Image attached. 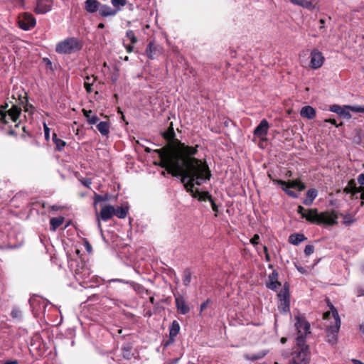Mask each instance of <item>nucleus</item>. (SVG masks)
Instances as JSON below:
<instances>
[{"instance_id": "f257e3e1", "label": "nucleus", "mask_w": 364, "mask_h": 364, "mask_svg": "<svg viewBox=\"0 0 364 364\" xmlns=\"http://www.w3.org/2000/svg\"><path fill=\"white\" fill-rule=\"evenodd\" d=\"M197 147L176 140L175 144H168L154 151L160 159L159 163L154 164L164 168L173 177H181V182L187 191L193 192L195 185L200 186L211 177L206 162L195 156L198 153Z\"/></svg>"}, {"instance_id": "f03ea898", "label": "nucleus", "mask_w": 364, "mask_h": 364, "mask_svg": "<svg viewBox=\"0 0 364 364\" xmlns=\"http://www.w3.org/2000/svg\"><path fill=\"white\" fill-rule=\"evenodd\" d=\"M329 307L331 311L324 313L323 318L328 319L332 316L333 318V323L326 327V341L331 345H335L337 343L341 322L336 309L332 304H330Z\"/></svg>"}, {"instance_id": "7ed1b4c3", "label": "nucleus", "mask_w": 364, "mask_h": 364, "mask_svg": "<svg viewBox=\"0 0 364 364\" xmlns=\"http://www.w3.org/2000/svg\"><path fill=\"white\" fill-rule=\"evenodd\" d=\"M302 218L311 223L333 225L337 223L338 215L334 211L318 213L317 209H311L307 213L303 214Z\"/></svg>"}, {"instance_id": "20e7f679", "label": "nucleus", "mask_w": 364, "mask_h": 364, "mask_svg": "<svg viewBox=\"0 0 364 364\" xmlns=\"http://www.w3.org/2000/svg\"><path fill=\"white\" fill-rule=\"evenodd\" d=\"M301 343H296V346L291 353V359L289 363H294V364H309L310 362V351L309 346L306 342Z\"/></svg>"}, {"instance_id": "39448f33", "label": "nucleus", "mask_w": 364, "mask_h": 364, "mask_svg": "<svg viewBox=\"0 0 364 364\" xmlns=\"http://www.w3.org/2000/svg\"><path fill=\"white\" fill-rule=\"evenodd\" d=\"M81 49V45L75 38H68L56 45L55 51L60 54H70Z\"/></svg>"}, {"instance_id": "423d86ee", "label": "nucleus", "mask_w": 364, "mask_h": 364, "mask_svg": "<svg viewBox=\"0 0 364 364\" xmlns=\"http://www.w3.org/2000/svg\"><path fill=\"white\" fill-rule=\"evenodd\" d=\"M276 184L282 186V190L290 197L296 198L298 197V194L290 188L297 189L299 191H302L305 189V185L301 183L299 180H293L289 181H284L282 180H274Z\"/></svg>"}, {"instance_id": "0eeeda50", "label": "nucleus", "mask_w": 364, "mask_h": 364, "mask_svg": "<svg viewBox=\"0 0 364 364\" xmlns=\"http://www.w3.org/2000/svg\"><path fill=\"white\" fill-rule=\"evenodd\" d=\"M296 323L295 326L297 330V337L296 338L297 343H301L305 341V338L310 332L309 323L302 316H297L295 317Z\"/></svg>"}, {"instance_id": "6e6552de", "label": "nucleus", "mask_w": 364, "mask_h": 364, "mask_svg": "<svg viewBox=\"0 0 364 364\" xmlns=\"http://www.w3.org/2000/svg\"><path fill=\"white\" fill-rule=\"evenodd\" d=\"M114 215V207L112 205H104L100 213H97V228L100 232H102V228L101 224V220L107 221L110 220Z\"/></svg>"}, {"instance_id": "1a4fd4ad", "label": "nucleus", "mask_w": 364, "mask_h": 364, "mask_svg": "<svg viewBox=\"0 0 364 364\" xmlns=\"http://www.w3.org/2000/svg\"><path fill=\"white\" fill-rule=\"evenodd\" d=\"M21 112V109L17 105H13L7 112L0 111V122L3 124H7L9 119L16 122Z\"/></svg>"}, {"instance_id": "9d476101", "label": "nucleus", "mask_w": 364, "mask_h": 364, "mask_svg": "<svg viewBox=\"0 0 364 364\" xmlns=\"http://www.w3.org/2000/svg\"><path fill=\"white\" fill-rule=\"evenodd\" d=\"M18 24L21 29L28 31L36 26V21L31 14L25 12L18 16Z\"/></svg>"}, {"instance_id": "9b49d317", "label": "nucleus", "mask_w": 364, "mask_h": 364, "mask_svg": "<svg viewBox=\"0 0 364 364\" xmlns=\"http://www.w3.org/2000/svg\"><path fill=\"white\" fill-rule=\"evenodd\" d=\"M90 269L84 263L78 264L75 269L74 275L76 280L84 282L90 275Z\"/></svg>"}, {"instance_id": "f8f14e48", "label": "nucleus", "mask_w": 364, "mask_h": 364, "mask_svg": "<svg viewBox=\"0 0 364 364\" xmlns=\"http://www.w3.org/2000/svg\"><path fill=\"white\" fill-rule=\"evenodd\" d=\"M53 6V0H37L34 12L36 14H45L51 11Z\"/></svg>"}, {"instance_id": "ddd939ff", "label": "nucleus", "mask_w": 364, "mask_h": 364, "mask_svg": "<svg viewBox=\"0 0 364 364\" xmlns=\"http://www.w3.org/2000/svg\"><path fill=\"white\" fill-rule=\"evenodd\" d=\"M324 61V57L322 53L317 50H314L311 53L310 67L313 69H318L322 66Z\"/></svg>"}, {"instance_id": "4468645a", "label": "nucleus", "mask_w": 364, "mask_h": 364, "mask_svg": "<svg viewBox=\"0 0 364 364\" xmlns=\"http://www.w3.org/2000/svg\"><path fill=\"white\" fill-rule=\"evenodd\" d=\"M269 128V123L267 119H263L260 123L254 129L253 134L255 136L264 139L267 133Z\"/></svg>"}, {"instance_id": "2eb2a0df", "label": "nucleus", "mask_w": 364, "mask_h": 364, "mask_svg": "<svg viewBox=\"0 0 364 364\" xmlns=\"http://www.w3.org/2000/svg\"><path fill=\"white\" fill-rule=\"evenodd\" d=\"M175 297V303L176 306L178 310V311L183 315H185L188 314L190 311L189 306L186 304V302L185 301V299L181 295H176L174 294Z\"/></svg>"}, {"instance_id": "dca6fc26", "label": "nucleus", "mask_w": 364, "mask_h": 364, "mask_svg": "<svg viewBox=\"0 0 364 364\" xmlns=\"http://www.w3.org/2000/svg\"><path fill=\"white\" fill-rule=\"evenodd\" d=\"M278 272L276 270H274L268 277V280L266 284L267 287L272 290H276L279 287H280L281 283L278 281Z\"/></svg>"}, {"instance_id": "f3484780", "label": "nucleus", "mask_w": 364, "mask_h": 364, "mask_svg": "<svg viewBox=\"0 0 364 364\" xmlns=\"http://www.w3.org/2000/svg\"><path fill=\"white\" fill-rule=\"evenodd\" d=\"M346 106L341 107L338 105H333L330 107V111L338 114L343 118L349 119L351 117V115L349 112V109Z\"/></svg>"}, {"instance_id": "a211bd4d", "label": "nucleus", "mask_w": 364, "mask_h": 364, "mask_svg": "<svg viewBox=\"0 0 364 364\" xmlns=\"http://www.w3.org/2000/svg\"><path fill=\"white\" fill-rule=\"evenodd\" d=\"M101 4L97 0H86L84 9L88 13H95L100 10Z\"/></svg>"}, {"instance_id": "6ab92c4d", "label": "nucleus", "mask_w": 364, "mask_h": 364, "mask_svg": "<svg viewBox=\"0 0 364 364\" xmlns=\"http://www.w3.org/2000/svg\"><path fill=\"white\" fill-rule=\"evenodd\" d=\"M99 14L102 17L114 16L117 14V10L111 8L107 4H101Z\"/></svg>"}, {"instance_id": "aec40b11", "label": "nucleus", "mask_w": 364, "mask_h": 364, "mask_svg": "<svg viewBox=\"0 0 364 364\" xmlns=\"http://www.w3.org/2000/svg\"><path fill=\"white\" fill-rule=\"evenodd\" d=\"M300 115L302 117L307 118L309 119H312L316 116V110L311 106H304L301 108L300 111Z\"/></svg>"}, {"instance_id": "412c9836", "label": "nucleus", "mask_w": 364, "mask_h": 364, "mask_svg": "<svg viewBox=\"0 0 364 364\" xmlns=\"http://www.w3.org/2000/svg\"><path fill=\"white\" fill-rule=\"evenodd\" d=\"M268 353L267 350H262L255 353H248L245 355L247 360L255 361L264 358Z\"/></svg>"}, {"instance_id": "4be33fe9", "label": "nucleus", "mask_w": 364, "mask_h": 364, "mask_svg": "<svg viewBox=\"0 0 364 364\" xmlns=\"http://www.w3.org/2000/svg\"><path fill=\"white\" fill-rule=\"evenodd\" d=\"M180 325L177 321H173L169 328L170 338L173 341L174 338L178 334Z\"/></svg>"}, {"instance_id": "5701e85b", "label": "nucleus", "mask_w": 364, "mask_h": 364, "mask_svg": "<svg viewBox=\"0 0 364 364\" xmlns=\"http://www.w3.org/2000/svg\"><path fill=\"white\" fill-rule=\"evenodd\" d=\"M363 187H357L355 181L350 180L345 188V191L347 193H351L353 195H355L357 193H361L362 191L360 190L363 189Z\"/></svg>"}, {"instance_id": "b1692460", "label": "nucleus", "mask_w": 364, "mask_h": 364, "mask_svg": "<svg viewBox=\"0 0 364 364\" xmlns=\"http://www.w3.org/2000/svg\"><path fill=\"white\" fill-rule=\"evenodd\" d=\"M306 240L303 234H291L289 237V242L294 245H298Z\"/></svg>"}, {"instance_id": "393cba45", "label": "nucleus", "mask_w": 364, "mask_h": 364, "mask_svg": "<svg viewBox=\"0 0 364 364\" xmlns=\"http://www.w3.org/2000/svg\"><path fill=\"white\" fill-rule=\"evenodd\" d=\"M82 112L89 124H95L98 122L99 118L97 117V116L96 114L92 115V110H87L85 109H83Z\"/></svg>"}, {"instance_id": "a878e982", "label": "nucleus", "mask_w": 364, "mask_h": 364, "mask_svg": "<svg viewBox=\"0 0 364 364\" xmlns=\"http://www.w3.org/2000/svg\"><path fill=\"white\" fill-rule=\"evenodd\" d=\"M65 218L63 217L52 218L50 220V230L55 231L64 222Z\"/></svg>"}, {"instance_id": "bb28decb", "label": "nucleus", "mask_w": 364, "mask_h": 364, "mask_svg": "<svg viewBox=\"0 0 364 364\" xmlns=\"http://www.w3.org/2000/svg\"><path fill=\"white\" fill-rule=\"evenodd\" d=\"M157 51V46L153 42H149L146 49V54L149 59H154Z\"/></svg>"}, {"instance_id": "cd10ccee", "label": "nucleus", "mask_w": 364, "mask_h": 364, "mask_svg": "<svg viewBox=\"0 0 364 364\" xmlns=\"http://www.w3.org/2000/svg\"><path fill=\"white\" fill-rule=\"evenodd\" d=\"M129 211L128 207L118 206L117 208H114V215L118 218L123 219L127 215Z\"/></svg>"}, {"instance_id": "c85d7f7f", "label": "nucleus", "mask_w": 364, "mask_h": 364, "mask_svg": "<svg viewBox=\"0 0 364 364\" xmlns=\"http://www.w3.org/2000/svg\"><path fill=\"white\" fill-rule=\"evenodd\" d=\"M97 128L101 134L107 136L109 133V124L107 122H100Z\"/></svg>"}, {"instance_id": "c756f323", "label": "nucleus", "mask_w": 364, "mask_h": 364, "mask_svg": "<svg viewBox=\"0 0 364 364\" xmlns=\"http://www.w3.org/2000/svg\"><path fill=\"white\" fill-rule=\"evenodd\" d=\"M289 1L294 5H299L308 9H312L314 7L312 3L307 0H289Z\"/></svg>"}, {"instance_id": "7c9ffc66", "label": "nucleus", "mask_w": 364, "mask_h": 364, "mask_svg": "<svg viewBox=\"0 0 364 364\" xmlns=\"http://www.w3.org/2000/svg\"><path fill=\"white\" fill-rule=\"evenodd\" d=\"M96 78L94 76H87L85 79L84 87L87 92H91L92 91V85L95 82Z\"/></svg>"}, {"instance_id": "2f4dec72", "label": "nucleus", "mask_w": 364, "mask_h": 364, "mask_svg": "<svg viewBox=\"0 0 364 364\" xmlns=\"http://www.w3.org/2000/svg\"><path fill=\"white\" fill-rule=\"evenodd\" d=\"M53 141L55 145V149L61 151L65 147L66 143L63 139L58 138L56 134H53Z\"/></svg>"}, {"instance_id": "473e14b6", "label": "nucleus", "mask_w": 364, "mask_h": 364, "mask_svg": "<svg viewBox=\"0 0 364 364\" xmlns=\"http://www.w3.org/2000/svg\"><path fill=\"white\" fill-rule=\"evenodd\" d=\"M163 136L165 139H166L168 141H171L174 139L175 137V132L173 130V128L172 125H171L168 129L164 132Z\"/></svg>"}, {"instance_id": "72a5a7b5", "label": "nucleus", "mask_w": 364, "mask_h": 364, "mask_svg": "<svg viewBox=\"0 0 364 364\" xmlns=\"http://www.w3.org/2000/svg\"><path fill=\"white\" fill-rule=\"evenodd\" d=\"M192 273L189 269H186L183 273V283L187 287L191 282Z\"/></svg>"}, {"instance_id": "f704fd0d", "label": "nucleus", "mask_w": 364, "mask_h": 364, "mask_svg": "<svg viewBox=\"0 0 364 364\" xmlns=\"http://www.w3.org/2000/svg\"><path fill=\"white\" fill-rule=\"evenodd\" d=\"M111 3L117 13L121 10V8L127 4V0H111Z\"/></svg>"}, {"instance_id": "c9c22d12", "label": "nucleus", "mask_w": 364, "mask_h": 364, "mask_svg": "<svg viewBox=\"0 0 364 364\" xmlns=\"http://www.w3.org/2000/svg\"><path fill=\"white\" fill-rule=\"evenodd\" d=\"M355 221V218H354V216H353V215H351L350 214H347V215H343V223L346 225H350L352 223H353Z\"/></svg>"}, {"instance_id": "e433bc0d", "label": "nucleus", "mask_w": 364, "mask_h": 364, "mask_svg": "<svg viewBox=\"0 0 364 364\" xmlns=\"http://www.w3.org/2000/svg\"><path fill=\"white\" fill-rule=\"evenodd\" d=\"M126 36L130 40L132 44H135L137 42V38L132 30H128L126 32Z\"/></svg>"}, {"instance_id": "4c0bfd02", "label": "nucleus", "mask_w": 364, "mask_h": 364, "mask_svg": "<svg viewBox=\"0 0 364 364\" xmlns=\"http://www.w3.org/2000/svg\"><path fill=\"white\" fill-rule=\"evenodd\" d=\"M108 199H109V197L107 195L102 196V195H99V194H95V197H94V203H95V204H97L100 202L107 201V200H108Z\"/></svg>"}, {"instance_id": "58836bf2", "label": "nucleus", "mask_w": 364, "mask_h": 364, "mask_svg": "<svg viewBox=\"0 0 364 364\" xmlns=\"http://www.w3.org/2000/svg\"><path fill=\"white\" fill-rule=\"evenodd\" d=\"M213 198L211 196V195L209 194L208 192H202V193H199V198H198V200H212Z\"/></svg>"}, {"instance_id": "ea45409f", "label": "nucleus", "mask_w": 364, "mask_h": 364, "mask_svg": "<svg viewBox=\"0 0 364 364\" xmlns=\"http://www.w3.org/2000/svg\"><path fill=\"white\" fill-rule=\"evenodd\" d=\"M346 107L349 109V110L353 112H362L364 113V107L358 106V105H347Z\"/></svg>"}, {"instance_id": "a19ab883", "label": "nucleus", "mask_w": 364, "mask_h": 364, "mask_svg": "<svg viewBox=\"0 0 364 364\" xmlns=\"http://www.w3.org/2000/svg\"><path fill=\"white\" fill-rule=\"evenodd\" d=\"M318 192L314 188L309 189L306 193V197H308L310 200H313L316 198L317 196Z\"/></svg>"}, {"instance_id": "79ce46f5", "label": "nucleus", "mask_w": 364, "mask_h": 364, "mask_svg": "<svg viewBox=\"0 0 364 364\" xmlns=\"http://www.w3.org/2000/svg\"><path fill=\"white\" fill-rule=\"evenodd\" d=\"M11 316L14 318H20L21 316V310L19 309L14 308V309H12V311L11 312Z\"/></svg>"}, {"instance_id": "37998d69", "label": "nucleus", "mask_w": 364, "mask_h": 364, "mask_svg": "<svg viewBox=\"0 0 364 364\" xmlns=\"http://www.w3.org/2000/svg\"><path fill=\"white\" fill-rule=\"evenodd\" d=\"M314 251V247L311 245H306L304 248V253L306 255L309 256L311 255Z\"/></svg>"}, {"instance_id": "c03bdc74", "label": "nucleus", "mask_w": 364, "mask_h": 364, "mask_svg": "<svg viewBox=\"0 0 364 364\" xmlns=\"http://www.w3.org/2000/svg\"><path fill=\"white\" fill-rule=\"evenodd\" d=\"M43 127H44L45 139L46 140H48L50 138V129L48 127V126L46 125V123L43 124Z\"/></svg>"}, {"instance_id": "a18cd8bd", "label": "nucleus", "mask_w": 364, "mask_h": 364, "mask_svg": "<svg viewBox=\"0 0 364 364\" xmlns=\"http://www.w3.org/2000/svg\"><path fill=\"white\" fill-rule=\"evenodd\" d=\"M357 180H358V183L360 185V187H364V173H360L358 176Z\"/></svg>"}, {"instance_id": "49530a36", "label": "nucleus", "mask_w": 364, "mask_h": 364, "mask_svg": "<svg viewBox=\"0 0 364 364\" xmlns=\"http://www.w3.org/2000/svg\"><path fill=\"white\" fill-rule=\"evenodd\" d=\"M259 239V236L257 234H255L253 237L251 239L250 242L253 245H256L259 243L258 240Z\"/></svg>"}, {"instance_id": "de8ad7c7", "label": "nucleus", "mask_w": 364, "mask_h": 364, "mask_svg": "<svg viewBox=\"0 0 364 364\" xmlns=\"http://www.w3.org/2000/svg\"><path fill=\"white\" fill-rule=\"evenodd\" d=\"M81 182L83 184V186H85L87 188H89L92 183L91 180L89 178H84L83 180L81 181Z\"/></svg>"}, {"instance_id": "09e8293b", "label": "nucleus", "mask_w": 364, "mask_h": 364, "mask_svg": "<svg viewBox=\"0 0 364 364\" xmlns=\"http://www.w3.org/2000/svg\"><path fill=\"white\" fill-rule=\"evenodd\" d=\"M210 203L211 204V207H212L213 210L214 212H215V213H218V205L215 204L214 200L212 199V200H210Z\"/></svg>"}, {"instance_id": "8fccbe9b", "label": "nucleus", "mask_w": 364, "mask_h": 364, "mask_svg": "<svg viewBox=\"0 0 364 364\" xmlns=\"http://www.w3.org/2000/svg\"><path fill=\"white\" fill-rule=\"evenodd\" d=\"M34 109L32 105H26L24 107L25 112H31L32 110Z\"/></svg>"}, {"instance_id": "3c124183", "label": "nucleus", "mask_w": 364, "mask_h": 364, "mask_svg": "<svg viewBox=\"0 0 364 364\" xmlns=\"http://www.w3.org/2000/svg\"><path fill=\"white\" fill-rule=\"evenodd\" d=\"M208 303H209V300L208 299L205 302L201 304L200 307V312H202L206 308Z\"/></svg>"}, {"instance_id": "603ef678", "label": "nucleus", "mask_w": 364, "mask_h": 364, "mask_svg": "<svg viewBox=\"0 0 364 364\" xmlns=\"http://www.w3.org/2000/svg\"><path fill=\"white\" fill-rule=\"evenodd\" d=\"M360 191H362L360 193V198L362 200L360 205L363 206L364 205V187L363 188V189H360Z\"/></svg>"}, {"instance_id": "864d4df0", "label": "nucleus", "mask_w": 364, "mask_h": 364, "mask_svg": "<svg viewBox=\"0 0 364 364\" xmlns=\"http://www.w3.org/2000/svg\"><path fill=\"white\" fill-rule=\"evenodd\" d=\"M325 122H328V123H331L336 127H338V125L336 124V121L334 119H326L324 120Z\"/></svg>"}, {"instance_id": "5fc2aeb1", "label": "nucleus", "mask_w": 364, "mask_h": 364, "mask_svg": "<svg viewBox=\"0 0 364 364\" xmlns=\"http://www.w3.org/2000/svg\"><path fill=\"white\" fill-rule=\"evenodd\" d=\"M303 203L306 205H311L313 203V200H310L308 197H306V198L304 200Z\"/></svg>"}, {"instance_id": "6e6d98bb", "label": "nucleus", "mask_w": 364, "mask_h": 364, "mask_svg": "<svg viewBox=\"0 0 364 364\" xmlns=\"http://www.w3.org/2000/svg\"><path fill=\"white\" fill-rule=\"evenodd\" d=\"M304 207H302L301 205H299L298 207V210H297L298 213L301 214V215L302 216L303 214H306V213H304Z\"/></svg>"}, {"instance_id": "4d7b16f0", "label": "nucleus", "mask_w": 364, "mask_h": 364, "mask_svg": "<svg viewBox=\"0 0 364 364\" xmlns=\"http://www.w3.org/2000/svg\"><path fill=\"white\" fill-rule=\"evenodd\" d=\"M134 46L131 45L126 46V50L127 53H131L133 51Z\"/></svg>"}, {"instance_id": "13d9d810", "label": "nucleus", "mask_w": 364, "mask_h": 364, "mask_svg": "<svg viewBox=\"0 0 364 364\" xmlns=\"http://www.w3.org/2000/svg\"><path fill=\"white\" fill-rule=\"evenodd\" d=\"M287 294L286 292H284L283 294V301H284V304H287L288 302V300H287Z\"/></svg>"}, {"instance_id": "bf43d9fd", "label": "nucleus", "mask_w": 364, "mask_h": 364, "mask_svg": "<svg viewBox=\"0 0 364 364\" xmlns=\"http://www.w3.org/2000/svg\"><path fill=\"white\" fill-rule=\"evenodd\" d=\"M178 359L176 358V359H173L171 361H170L168 363H166L164 364H176L178 363Z\"/></svg>"}, {"instance_id": "052dcab7", "label": "nucleus", "mask_w": 364, "mask_h": 364, "mask_svg": "<svg viewBox=\"0 0 364 364\" xmlns=\"http://www.w3.org/2000/svg\"><path fill=\"white\" fill-rule=\"evenodd\" d=\"M4 364H18V361L17 360H10V361L5 362Z\"/></svg>"}, {"instance_id": "680f3d73", "label": "nucleus", "mask_w": 364, "mask_h": 364, "mask_svg": "<svg viewBox=\"0 0 364 364\" xmlns=\"http://www.w3.org/2000/svg\"><path fill=\"white\" fill-rule=\"evenodd\" d=\"M319 23H321L320 28H323L324 27V23H325L324 19H320Z\"/></svg>"}, {"instance_id": "e2e57ef3", "label": "nucleus", "mask_w": 364, "mask_h": 364, "mask_svg": "<svg viewBox=\"0 0 364 364\" xmlns=\"http://www.w3.org/2000/svg\"><path fill=\"white\" fill-rule=\"evenodd\" d=\"M353 362L354 363V364H364L363 362L358 360H353Z\"/></svg>"}, {"instance_id": "0e129e2a", "label": "nucleus", "mask_w": 364, "mask_h": 364, "mask_svg": "<svg viewBox=\"0 0 364 364\" xmlns=\"http://www.w3.org/2000/svg\"><path fill=\"white\" fill-rule=\"evenodd\" d=\"M265 259L267 262L270 261V256H269V253L265 254Z\"/></svg>"}, {"instance_id": "69168bd1", "label": "nucleus", "mask_w": 364, "mask_h": 364, "mask_svg": "<svg viewBox=\"0 0 364 364\" xmlns=\"http://www.w3.org/2000/svg\"><path fill=\"white\" fill-rule=\"evenodd\" d=\"M360 330L361 331L362 333L364 335V323L360 326Z\"/></svg>"}, {"instance_id": "338daca9", "label": "nucleus", "mask_w": 364, "mask_h": 364, "mask_svg": "<svg viewBox=\"0 0 364 364\" xmlns=\"http://www.w3.org/2000/svg\"><path fill=\"white\" fill-rule=\"evenodd\" d=\"M149 301H150V302H151L152 304H154L155 299H154V296H151V297L149 298Z\"/></svg>"}, {"instance_id": "774afa93", "label": "nucleus", "mask_w": 364, "mask_h": 364, "mask_svg": "<svg viewBox=\"0 0 364 364\" xmlns=\"http://www.w3.org/2000/svg\"><path fill=\"white\" fill-rule=\"evenodd\" d=\"M97 27H98V28H105V24L102 23H99Z\"/></svg>"}]
</instances>
